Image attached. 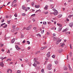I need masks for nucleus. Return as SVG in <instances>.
Segmentation results:
<instances>
[{
    "instance_id": "nucleus-1",
    "label": "nucleus",
    "mask_w": 73,
    "mask_h": 73,
    "mask_svg": "<svg viewBox=\"0 0 73 73\" xmlns=\"http://www.w3.org/2000/svg\"><path fill=\"white\" fill-rule=\"evenodd\" d=\"M57 25L59 27L58 29V32H60L62 30V25L59 24H57Z\"/></svg>"
},
{
    "instance_id": "nucleus-2",
    "label": "nucleus",
    "mask_w": 73,
    "mask_h": 73,
    "mask_svg": "<svg viewBox=\"0 0 73 73\" xmlns=\"http://www.w3.org/2000/svg\"><path fill=\"white\" fill-rule=\"evenodd\" d=\"M22 8L23 9H24V10H25L26 12H27V11H28V10L27 9V8L25 7V6H24V5L22 6Z\"/></svg>"
},
{
    "instance_id": "nucleus-3",
    "label": "nucleus",
    "mask_w": 73,
    "mask_h": 73,
    "mask_svg": "<svg viewBox=\"0 0 73 73\" xmlns=\"http://www.w3.org/2000/svg\"><path fill=\"white\" fill-rule=\"evenodd\" d=\"M58 11H55L54 13H52V14H54V16H56V15H58Z\"/></svg>"
},
{
    "instance_id": "nucleus-4",
    "label": "nucleus",
    "mask_w": 73,
    "mask_h": 73,
    "mask_svg": "<svg viewBox=\"0 0 73 73\" xmlns=\"http://www.w3.org/2000/svg\"><path fill=\"white\" fill-rule=\"evenodd\" d=\"M0 66L1 67H4V64H3V62H2L0 63Z\"/></svg>"
},
{
    "instance_id": "nucleus-5",
    "label": "nucleus",
    "mask_w": 73,
    "mask_h": 73,
    "mask_svg": "<svg viewBox=\"0 0 73 73\" xmlns=\"http://www.w3.org/2000/svg\"><path fill=\"white\" fill-rule=\"evenodd\" d=\"M47 47L48 46H47L42 47L41 48V50H42L43 49H46V48H47Z\"/></svg>"
},
{
    "instance_id": "nucleus-6",
    "label": "nucleus",
    "mask_w": 73,
    "mask_h": 73,
    "mask_svg": "<svg viewBox=\"0 0 73 73\" xmlns=\"http://www.w3.org/2000/svg\"><path fill=\"white\" fill-rule=\"evenodd\" d=\"M61 39H60V40H58L56 42V45H58V44H59V42H61Z\"/></svg>"
},
{
    "instance_id": "nucleus-7",
    "label": "nucleus",
    "mask_w": 73,
    "mask_h": 73,
    "mask_svg": "<svg viewBox=\"0 0 73 73\" xmlns=\"http://www.w3.org/2000/svg\"><path fill=\"white\" fill-rule=\"evenodd\" d=\"M50 52H49L47 54V56L48 57H50Z\"/></svg>"
},
{
    "instance_id": "nucleus-8",
    "label": "nucleus",
    "mask_w": 73,
    "mask_h": 73,
    "mask_svg": "<svg viewBox=\"0 0 73 73\" xmlns=\"http://www.w3.org/2000/svg\"><path fill=\"white\" fill-rule=\"evenodd\" d=\"M73 23H71L69 24V25L70 27H73Z\"/></svg>"
},
{
    "instance_id": "nucleus-9",
    "label": "nucleus",
    "mask_w": 73,
    "mask_h": 73,
    "mask_svg": "<svg viewBox=\"0 0 73 73\" xmlns=\"http://www.w3.org/2000/svg\"><path fill=\"white\" fill-rule=\"evenodd\" d=\"M35 8H40V5H35Z\"/></svg>"
},
{
    "instance_id": "nucleus-10",
    "label": "nucleus",
    "mask_w": 73,
    "mask_h": 73,
    "mask_svg": "<svg viewBox=\"0 0 73 73\" xmlns=\"http://www.w3.org/2000/svg\"><path fill=\"white\" fill-rule=\"evenodd\" d=\"M64 70H68V68H66V67L65 66H64Z\"/></svg>"
},
{
    "instance_id": "nucleus-11",
    "label": "nucleus",
    "mask_w": 73,
    "mask_h": 73,
    "mask_svg": "<svg viewBox=\"0 0 73 73\" xmlns=\"http://www.w3.org/2000/svg\"><path fill=\"white\" fill-rule=\"evenodd\" d=\"M48 5H46L45 7L44 8V9H45V10H46V9H48Z\"/></svg>"
},
{
    "instance_id": "nucleus-12",
    "label": "nucleus",
    "mask_w": 73,
    "mask_h": 73,
    "mask_svg": "<svg viewBox=\"0 0 73 73\" xmlns=\"http://www.w3.org/2000/svg\"><path fill=\"white\" fill-rule=\"evenodd\" d=\"M68 31V29H64L63 31H62V32H65L66 31Z\"/></svg>"
},
{
    "instance_id": "nucleus-13",
    "label": "nucleus",
    "mask_w": 73,
    "mask_h": 73,
    "mask_svg": "<svg viewBox=\"0 0 73 73\" xmlns=\"http://www.w3.org/2000/svg\"><path fill=\"white\" fill-rule=\"evenodd\" d=\"M54 4L51 5V6H50L51 8V9H52V8H54Z\"/></svg>"
},
{
    "instance_id": "nucleus-14",
    "label": "nucleus",
    "mask_w": 73,
    "mask_h": 73,
    "mask_svg": "<svg viewBox=\"0 0 73 73\" xmlns=\"http://www.w3.org/2000/svg\"><path fill=\"white\" fill-rule=\"evenodd\" d=\"M65 45V43H63L62 45H61V47H62V48H63V47H64V46Z\"/></svg>"
},
{
    "instance_id": "nucleus-15",
    "label": "nucleus",
    "mask_w": 73,
    "mask_h": 73,
    "mask_svg": "<svg viewBox=\"0 0 73 73\" xmlns=\"http://www.w3.org/2000/svg\"><path fill=\"white\" fill-rule=\"evenodd\" d=\"M24 37V35L23 34H21V38H23Z\"/></svg>"
},
{
    "instance_id": "nucleus-16",
    "label": "nucleus",
    "mask_w": 73,
    "mask_h": 73,
    "mask_svg": "<svg viewBox=\"0 0 73 73\" xmlns=\"http://www.w3.org/2000/svg\"><path fill=\"white\" fill-rule=\"evenodd\" d=\"M47 69L48 70H51L52 69V67H47Z\"/></svg>"
},
{
    "instance_id": "nucleus-17",
    "label": "nucleus",
    "mask_w": 73,
    "mask_h": 73,
    "mask_svg": "<svg viewBox=\"0 0 73 73\" xmlns=\"http://www.w3.org/2000/svg\"><path fill=\"white\" fill-rule=\"evenodd\" d=\"M68 68L69 69V70H70L71 71H72V69L70 67V65H69V66H68Z\"/></svg>"
},
{
    "instance_id": "nucleus-18",
    "label": "nucleus",
    "mask_w": 73,
    "mask_h": 73,
    "mask_svg": "<svg viewBox=\"0 0 73 73\" xmlns=\"http://www.w3.org/2000/svg\"><path fill=\"white\" fill-rule=\"evenodd\" d=\"M63 51V50H62V49H59V53H61V52H62Z\"/></svg>"
},
{
    "instance_id": "nucleus-19",
    "label": "nucleus",
    "mask_w": 73,
    "mask_h": 73,
    "mask_svg": "<svg viewBox=\"0 0 73 73\" xmlns=\"http://www.w3.org/2000/svg\"><path fill=\"white\" fill-rule=\"evenodd\" d=\"M15 38H14L13 39L11 40V43H14V42H15Z\"/></svg>"
},
{
    "instance_id": "nucleus-20",
    "label": "nucleus",
    "mask_w": 73,
    "mask_h": 73,
    "mask_svg": "<svg viewBox=\"0 0 73 73\" xmlns=\"http://www.w3.org/2000/svg\"><path fill=\"white\" fill-rule=\"evenodd\" d=\"M47 67H52V64H48V65Z\"/></svg>"
},
{
    "instance_id": "nucleus-21",
    "label": "nucleus",
    "mask_w": 73,
    "mask_h": 73,
    "mask_svg": "<svg viewBox=\"0 0 73 73\" xmlns=\"http://www.w3.org/2000/svg\"><path fill=\"white\" fill-rule=\"evenodd\" d=\"M62 14H60L59 15H58V18H60V17H62Z\"/></svg>"
},
{
    "instance_id": "nucleus-22",
    "label": "nucleus",
    "mask_w": 73,
    "mask_h": 73,
    "mask_svg": "<svg viewBox=\"0 0 73 73\" xmlns=\"http://www.w3.org/2000/svg\"><path fill=\"white\" fill-rule=\"evenodd\" d=\"M38 11L39 12H41V10H40V9H39L38 10H37L36 12H35V13H37V12H38Z\"/></svg>"
},
{
    "instance_id": "nucleus-23",
    "label": "nucleus",
    "mask_w": 73,
    "mask_h": 73,
    "mask_svg": "<svg viewBox=\"0 0 73 73\" xmlns=\"http://www.w3.org/2000/svg\"><path fill=\"white\" fill-rule=\"evenodd\" d=\"M72 17H73V15H70L68 16L69 18H71Z\"/></svg>"
},
{
    "instance_id": "nucleus-24",
    "label": "nucleus",
    "mask_w": 73,
    "mask_h": 73,
    "mask_svg": "<svg viewBox=\"0 0 73 73\" xmlns=\"http://www.w3.org/2000/svg\"><path fill=\"white\" fill-rule=\"evenodd\" d=\"M31 29L29 26L27 28H26V30H29Z\"/></svg>"
},
{
    "instance_id": "nucleus-25",
    "label": "nucleus",
    "mask_w": 73,
    "mask_h": 73,
    "mask_svg": "<svg viewBox=\"0 0 73 73\" xmlns=\"http://www.w3.org/2000/svg\"><path fill=\"white\" fill-rule=\"evenodd\" d=\"M33 66H35L36 67V65H37V64H36V63H35L34 64H33Z\"/></svg>"
},
{
    "instance_id": "nucleus-26",
    "label": "nucleus",
    "mask_w": 73,
    "mask_h": 73,
    "mask_svg": "<svg viewBox=\"0 0 73 73\" xmlns=\"http://www.w3.org/2000/svg\"><path fill=\"white\" fill-rule=\"evenodd\" d=\"M14 16L15 17H17V13H16L14 15Z\"/></svg>"
},
{
    "instance_id": "nucleus-27",
    "label": "nucleus",
    "mask_w": 73,
    "mask_h": 73,
    "mask_svg": "<svg viewBox=\"0 0 73 73\" xmlns=\"http://www.w3.org/2000/svg\"><path fill=\"white\" fill-rule=\"evenodd\" d=\"M47 62H48V60H46L45 61V63L44 64V65H46V64H47Z\"/></svg>"
},
{
    "instance_id": "nucleus-28",
    "label": "nucleus",
    "mask_w": 73,
    "mask_h": 73,
    "mask_svg": "<svg viewBox=\"0 0 73 73\" xmlns=\"http://www.w3.org/2000/svg\"><path fill=\"white\" fill-rule=\"evenodd\" d=\"M44 71V69L43 68L41 70V72H42V73H43Z\"/></svg>"
},
{
    "instance_id": "nucleus-29",
    "label": "nucleus",
    "mask_w": 73,
    "mask_h": 73,
    "mask_svg": "<svg viewBox=\"0 0 73 73\" xmlns=\"http://www.w3.org/2000/svg\"><path fill=\"white\" fill-rule=\"evenodd\" d=\"M11 61V58H8L6 61Z\"/></svg>"
},
{
    "instance_id": "nucleus-30",
    "label": "nucleus",
    "mask_w": 73,
    "mask_h": 73,
    "mask_svg": "<svg viewBox=\"0 0 73 73\" xmlns=\"http://www.w3.org/2000/svg\"><path fill=\"white\" fill-rule=\"evenodd\" d=\"M53 40L54 41H56V40H57V38L54 37L53 38Z\"/></svg>"
},
{
    "instance_id": "nucleus-31",
    "label": "nucleus",
    "mask_w": 73,
    "mask_h": 73,
    "mask_svg": "<svg viewBox=\"0 0 73 73\" xmlns=\"http://www.w3.org/2000/svg\"><path fill=\"white\" fill-rule=\"evenodd\" d=\"M17 50H21V48H19V47H18L17 48Z\"/></svg>"
},
{
    "instance_id": "nucleus-32",
    "label": "nucleus",
    "mask_w": 73,
    "mask_h": 73,
    "mask_svg": "<svg viewBox=\"0 0 73 73\" xmlns=\"http://www.w3.org/2000/svg\"><path fill=\"white\" fill-rule=\"evenodd\" d=\"M7 25H5L3 27V28H7Z\"/></svg>"
},
{
    "instance_id": "nucleus-33",
    "label": "nucleus",
    "mask_w": 73,
    "mask_h": 73,
    "mask_svg": "<svg viewBox=\"0 0 73 73\" xmlns=\"http://www.w3.org/2000/svg\"><path fill=\"white\" fill-rule=\"evenodd\" d=\"M21 73V70H18L17 72V73Z\"/></svg>"
},
{
    "instance_id": "nucleus-34",
    "label": "nucleus",
    "mask_w": 73,
    "mask_h": 73,
    "mask_svg": "<svg viewBox=\"0 0 73 73\" xmlns=\"http://www.w3.org/2000/svg\"><path fill=\"white\" fill-rule=\"evenodd\" d=\"M35 62H36V63H37V64H40V62H38V61H37L36 60H35Z\"/></svg>"
},
{
    "instance_id": "nucleus-35",
    "label": "nucleus",
    "mask_w": 73,
    "mask_h": 73,
    "mask_svg": "<svg viewBox=\"0 0 73 73\" xmlns=\"http://www.w3.org/2000/svg\"><path fill=\"white\" fill-rule=\"evenodd\" d=\"M27 42L28 43V44L29 45V44H30V42H29V41H27Z\"/></svg>"
},
{
    "instance_id": "nucleus-36",
    "label": "nucleus",
    "mask_w": 73,
    "mask_h": 73,
    "mask_svg": "<svg viewBox=\"0 0 73 73\" xmlns=\"http://www.w3.org/2000/svg\"><path fill=\"white\" fill-rule=\"evenodd\" d=\"M11 70V69H8L7 70V72L9 73V72L10 70Z\"/></svg>"
},
{
    "instance_id": "nucleus-37",
    "label": "nucleus",
    "mask_w": 73,
    "mask_h": 73,
    "mask_svg": "<svg viewBox=\"0 0 73 73\" xmlns=\"http://www.w3.org/2000/svg\"><path fill=\"white\" fill-rule=\"evenodd\" d=\"M55 64H58V61H56L55 62Z\"/></svg>"
},
{
    "instance_id": "nucleus-38",
    "label": "nucleus",
    "mask_w": 73,
    "mask_h": 73,
    "mask_svg": "<svg viewBox=\"0 0 73 73\" xmlns=\"http://www.w3.org/2000/svg\"><path fill=\"white\" fill-rule=\"evenodd\" d=\"M43 24H46V22H43Z\"/></svg>"
},
{
    "instance_id": "nucleus-39",
    "label": "nucleus",
    "mask_w": 73,
    "mask_h": 73,
    "mask_svg": "<svg viewBox=\"0 0 73 73\" xmlns=\"http://www.w3.org/2000/svg\"><path fill=\"white\" fill-rule=\"evenodd\" d=\"M22 15L23 16H25V13H23L22 14Z\"/></svg>"
},
{
    "instance_id": "nucleus-40",
    "label": "nucleus",
    "mask_w": 73,
    "mask_h": 73,
    "mask_svg": "<svg viewBox=\"0 0 73 73\" xmlns=\"http://www.w3.org/2000/svg\"><path fill=\"white\" fill-rule=\"evenodd\" d=\"M25 61H26V62H28V59H26Z\"/></svg>"
},
{
    "instance_id": "nucleus-41",
    "label": "nucleus",
    "mask_w": 73,
    "mask_h": 73,
    "mask_svg": "<svg viewBox=\"0 0 73 73\" xmlns=\"http://www.w3.org/2000/svg\"><path fill=\"white\" fill-rule=\"evenodd\" d=\"M40 67H37L36 68V69L37 70H38V69H40Z\"/></svg>"
},
{
    "instance_id": "nucleus-42",
    "label": "nucleus",
    "mask_w": 73,
    "mask_h": 73,
    "mask_svg": "<svg viewBox=\"0 0 73 73\" xmlns=\"http://www.w3.org/2000/svg\"><path fill=\"white\" fill-rule=\"evenodd\" d=\"M37 36H40V37L41 36V35H40V34H37Z\"/></svg>"
},
{
    "instance_id": "nucleus-43",
    "label": "nucleus",
    "mask_w": 73,
    "mask_h": 73,
    "mask_svg": "<svg viewBox=\"0 0 73 73\" xmlns=\"http://www.w3.org/2000/svg\"><path fill=\"white\" fill-rule=\"evenodd\" d=\"M53 11H54V12H56V11H57V10H56V9H52Z\"/></svg>"
},
{
    "instance_id": "nucleus-44",
    "label": "nucleus",
    "mask_w": 73,
    "mask_h": 73,
    "mask_svg": "<svg viewBox=\"0 0 73 73\" xmlns=\"http://www.w3.org/2000/svg\"><path fill=\"white\" fill-rule=\"evenodd\" d=\"M47 23L48 24H51V22H48Z\"/></svg>"
},
{
    "instance_id": "nucleus-45",
    "label": "nucleus",
    "mask_w": 73,
    "mask_h": 73,
    "mask_svg": "<svg viewBox=\"0 0 73 73\" xmlns=\"http://www.w3.org/2000/svg\"><path fill=\"white\" fill-rule=\"evenodd\" d=\"M52 58H55V55H53L52 56Z\"/></svg>"
},
{
    "instance_id": "nucleus-46",
    "label": "nucleus",
    "mask_w": 73,
    "mask_h": 73,
    "mask_svg": "<svg viewBox=\"0 0 73 73\" xmlns=\"http://www.w3.org/2000/svg\"><path fill=\"white\" fill-rule=\"evenodd\" d=\"M29 65V66H31V63H29L28 64Z\"/></svg>"
},
{
    "instance_id": "nucleus-47",
    "label": "nucleus",
    "mask_w": 73,
    "mask_h": 73,
    "mask_svg": "<svg viewBox=\"0 0 73 73\" xmlns=\"http://www.w3.org/2000/svg\"><path fill=\"white\" fill-rule=\"evenodd\" d=\"M72 52H70V57H71V56H72Z\"/></svg>"
},
{
    "instance_id": "nucleus-48",
    "label": "nucleus",
    "mask_w": 73,
    "mask_h": 73,
    "mask_svg": "<svg viewBox=\"0 0 73 73\" xmlns=\"http://www.w3.org/2000/svg\"><path fill=\"white\" fill-rule=\"evenodd\" d=\"M15 26H13V29H15Z\"/></svg>"
},
{
    "instance_id": "nucleus-49",
    "label": "nucleus",
    "mask_w": 73,
    "mask_h": 73,
    "mask_svg": "<svg viewBox=\"0 0 73 73\" xmlns=\"http://www.w3.org/2000/svg\"><path fill=\"white\" fill-rule=\"evenodd\" d=\"M19 47H18V46L17 45H15V48L16 49H17V48H18Z\"/></svg>"
},
{
    "instance_id": "nucleus-50",
    "label": "nucleus",
    "mask_w": 73,
    "mask_h": 73,
    "mask_svg": "<svg viewBox=\"0 0 73 73\" xmlns=\"http://www.w3.org/2000/svg\"><path fill=\"white\" fill-rule=\"evenodd\" d=\"M44 30H42V31L41 32V33H42V34H43V33H44Z\"/></svg>"
},
{
    "instance_id": "nucleus-51",
    "label": "nucleus",
    "mask_w": 73,
    "mask_h": 73,
    "mask_svg": "<svg viewBox=\"0 0 73 73\" xmlns=\"http://www.w3.org/2000/svg\"><path fill=\"white\" fill-rule=\"evenodd\" d=\"M5 23H3L2 24H1V26H3V25H5Z\"/></svg>"
},
{
    "instance_id": "nucleus-52",
    "label": "nucleus",
    "mask_w": 73,
    "mask_h": 73,
    "mask_svg": "<svg viewBox=\"0 0 73 73\" xmlns=\"http://www.w3.org/2000/svg\"><path fill=\"white\" fill-rule=\"evenodd\" d=\"M11 31L12 32H15V31L14 30H12Z\"/></svg>"
},
{
    "instance_id": "nucleus-53",
    "label": "nucleus",
    "mask_w": 73,
    "mask_h": 73,
    "mask_svg": "<svg viewBox=\"0 0 73 73\" xmlns=\"http://www.w3.org/2000/svg\"><path fill=\"white\" fill-rule=\"evenodd\" d=\"M3 46H4V44H1V47H3Z\"/></svg>"
},
{
    "instance_id": "nucleus-54",
    "label": "nucleus",
    "mask_w": 73,
    "mask_h": 73,
    "mask_svg": "<svg viewBox=\"0 0 73 73\" xmlns=\"http://www.w3.org/2000/svg\"><path fill=\"white\" fill-rule=\"evenodd\" d=\"M10 22H11V21H7L8 23L9 24V23H10Z\"/></svg>"
},
{
    "instance_id": "nucleus-55",
    "label": "nucleus",
    "mask_w": 73,
    "mask_h": 73,
    "mask_svg": "<svg viewBox=\"0 0 73 73\" xmlns=\"http://www.w3.org/2000/svg\"><path fill=\"white\" fill-rule=\"evenodd\" d=\"M70 49H72V45H71V44H70Z\"/></svg>"
},
{
    "instance_id": "nucleus-56",
    "label": "nucleus",
    "mask_w": 73,
    "mask_h": 73,
    "mask_svg": "<svg viewBox=\"0 0 73 73\" xmlns=\"http://www.w3.org/2000/svg\"><path fill=\"white\" fill-rule=\"evenodd\" d=\"M36 14H33V15H31V17H32V16H35V15Z\"/></svg>"
},
{
    "instance_id": "nucleus-57",
    "label": "nucleus",
    "mask_w": 73,
    "mask_h": 73,
    "mask_svg": "<svg viewBox=\"0 0 73 73\" xmlns=\"http://www.w3.org/2000/svg\"><path fill=\"white\" fill-rule=\"evenodd\" d=\"M13 3H14L13 2L12 3L11 7L13 6Z\"/></svg>"
},
{
    "instance_id": "nucleus-58",
    "label": "nucleus",
    "mask_w": 73,
    "mask_h": 73,
    "mask_svg": "<svg viewBox=\"0 0 73 73\" xmlns=\"http://www.w3.org/2000/svg\"><path fill=\"white\" fill-rule=\"evenodd\" d=\"M32 21H33L34 22H35V19L34 18H33L32 19Z\"/></svg>"
},
{
    "instance_id": "nucleus-59",
    "label": "nucleus",
    "mask_w": 73,
    "mask_h": 73,
    "mask_svg": "<svg viewBox=\"0 0 73 73\" xmlns=\"http://www.w3.org/2000/svg\"><path fill=\"white\" fill-rule=\"evenodd\" d=\"M28 50H29V49H31V47L30 46L28 47Z\"/></svg>"
},
{
    "instance_id": "nucleus-60",
    "label": "nucleus",
    "mask_w": 73,
    "mask_h": 73,
    "mask_svg": "<svg viewBox=\"0 0 73 73\" xmlns=\"http://www.w3.org/2000/svg\"><path fill=\"white\" fill-rule=\"evenodd\" d=\"M33 29H37V27H34L33 28Z\"/></svg>"
},
{
    "instance_id": "nucleus-61",
    "label": "nucleus",
    "mask_w": 73,
    "mask_h": 73,
    "mask_svg": "<svg viewBox=\"0 0 73 73\" xmlns=\"http://www.w3.org/2000/svg\"><path fill=\"white\" fill-rule=\"evenodd\" d=\"M32 25H29V27L31 29V28H32Z\"/></svg>"
},
{
    "instance_id": "nucleus-62",
    "label": "nucleus",
    "mask_w": 73,
    "mask_h": 73,
    "mask_svg": "<svg viewBox=\"0 0 73 73\" xmlns=\"http://www.w3.org/2000/svg\"><path fill=\"white\" fill-rule=\"evenodd\" d=\"M4 19L2 20L1 21V22H2V23H3V22H4Z\"/></svg>"
},
{
    "instance_id": "nucleus-63",
    "label": "nucleus",
    "mask_w": 73,
    "mask_h": 73,
    "mask_svg": "<svg viewBox=\"0 0 73 73\" xmlns=\"http://www.w3.org/2000/svg\"><path fill=\"white\" fill-rule=\"evenodd\" d=\"M45 59L47 60V61H48V60H49V58H45Z\"/></svg>"
},
{
    "instance_id": "nucleus-64",
    "label": "nucleus",
    "mask_w": 73,
    "mask_h": 73,
    "mask_svg": "<svg viewBox=\"0 0 73 73\" xmlns=\"http://www.w3.org/2000/svg\"><path fill=\"white\" fill-rule=\"evenodd\" d=\"M25 40H24L23 41V44H24V43H25Z\"/></svg>"
}]
</instances>
